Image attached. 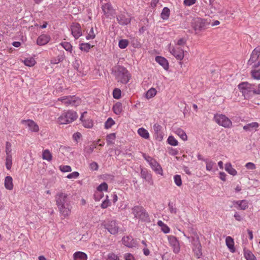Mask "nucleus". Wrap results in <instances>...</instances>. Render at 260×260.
Wrapping results in <instances>:
<instances>
[{
    "label": "nucleus",
    "instance_id": "obj_1",
    "mask_svg": "<svg viewBox=\"0 0 260 260\" xmlns=\"http://www.w3.org/2000/svg\"><path fill=\"white\" fill-rule=\"evenodd\" d=\"M56 205L60 215L64 218L68 217L71 214L72 206L69 195L60 191L55 196Z\"/></svg>",
    "mask_w": 260,
    "mask_h": 260
},
{
    "label": "nucleus",
    "instance_id": "obj_2",
    "mask_svg": "<svg viewBox=\"0 0 260 260\" xmlns=\"http://www.w3.org/2000/svg\"><path fill=\"white\" fill-rule=\"evenodd\" d=\"M116 80L122 84H126L131 79L128 70L122 66H117L113 70Z\"/></svg>",
    "mask_w": 260,
    "mask_h": 260
},
{
    "label": "nucleus",
    "instance_id": "obj_3",
    "mask_svg": "<svg viewBox=\"0 0 260 260\" xmlns=\"http://www.w3.org/2000/svg\"><path fill=\"white\" fill-rule=\"evenodd\" d=\"M78 117L77 113L73 110L64 111L57 118V122L60 124H67L75 121Z\"/></svg>",
    "mask_w": 260,
    "mask_h": 260
},
{
    "label": "nucleus",
    "instance_id": "obj_4",
    "mask_svg": "<svg viewBox=\"0 0 260 260\" xmlns=\"http://www.w3.org/2000/svg\"><path fill=\"white\" fill-rule=\"evenodd\" d=\"M210 24V20L197 17L192 19L191 26L197 33L207 28Z\"/></svg>",
    "mask_w": 260,
    "mask_h": 260
},
{
    "label": "nucleus",
    "instance_id": "obj_5",
    "mask_svg": "<svg viewBox=\"0 0 260 260\" xmlns=\"http://www.w3.org/2000/svg\"><path fill=\"white\" fill-rule=\"evenodd\" d=\"M132 210L135 218L144 222L150 221L149 214L142 206H135L132 208Z\"/></svg>",
    "mask_w": 260,
    "mask_h": 260
},
{
    "label": "nucleus",
    "instance_id": "obj_6",
    "mask_svg": "<svg viewBox=\"0 0 260 260\" xmlns=\"http://www.w3.org/2000/svg\"><path fill=\"white\" fill-rule=\"evenodd\" d=\"M58 101H60L66 107L77 106L80 104L81 99L75 95L64 96L58 99Z\"/></svg>",
    "mask_w": 260,
    "mask_h": 260
},
{
    "label": "nucleus",
    "instance_id": "obj_7",
    "mask_svg": "<svg viewBox=\"0 0 260 260\" xmlns=\"http://www.w3.org/2000/svg\"><path fill=\"white\" fill-rule=\"evenodd\" d=\"M238 87L243 94H248L252 92L255 94H260L259 89H255L253 85L247 82H244L239 84Z\"/></svg>",
    "mask_w": 260,
    "mask_h": 260
},
{
    "label": "nucleus",
    "instance_id": "obj_8",
    "mask_svg": "<svg viewBox=\"0 0 260 260\" xmlns=\"http://www.w3.org/2000/svg\"><path fill=\"white\" fill-rule=\"evenodd\" d=\"M214 119L218 124L224 127L229 128L232 125L231 120L223 114H215L214 116Z\"/></svg>",
    "mask_w": 260,
    "mask_h": 260
},
{
    "label": "nucleus",
    "instance_id": "obj_9",
    "mask_svg": "<svg viewBox=\"0 0 260 260\" xmlns=\"http://www.w3.org/2000/svg\"><path fill=\"white\" fill-rule=\"evenodd\" d=\"M143 156L144 158L149 164L152 169L155 171L157 174L162 175V170L160 165L157 161L151 156L143 154Z\"/></svg>",
    "mask_w": 260,
    "mask_h": 260
},
{
    "label": "nucleus",
    "instance_id": "obj_10",
    "mask_svg": "<svg viewBox=\"0 0 260 260\" xmlns=\"http://www.w3.org/2000/svg\"><path fill=\"white\" fill-rule=\"evenodd\" d=\"M117 20L119 24L126 25L131 21V16L126 12H121L116 17Z\"/></svg>",
    "mask_w": 260,
    "mask_h": 260
},
{
    "label": "nucleus",
    "instance_id": "obj_11",
    "mask_svg": "<svg viewBox=\"0 0 260 260\" xmlns=\"http://www.w3.org/2000/svg\"><path fill=\"white\" fill-rule=\"evenodd\" d=\"M103 224L105 228L111 234L115 235L118 233L119 228L115 221L112 220L108 221L107 222H104Z\"/></svg>",
    "mask_w": 260,
    "mask_h": 260
},
{
    "label": "nucleus",
    "instance_id": "obj_12",
    "mask_svg": "<svg viewBox=\"0 0 260 260\" xmlns=\"http://www.w3.org/2000/svg\"><path fill=\"white\" fill-rule=\"evenodd\" d=\"M170 53L178 60H181L184 56V50L180 47H169Z\"/></svg>",
    "mask_w": 260,
    "mask_h": 260
},
{
    "label": "nucleus",
    "instance_id": "obj_13",
    "mask_svg": "<svg viewBox=\"0 0 260 260\" xmlns=\"http://www.w3.org/2000/svg\"><path fill=\"white\" fill-rule=\"evenodd\" d=\"M168 241L170 245L172 247L173 252L175 253H178L180 251V245L177 239L174 236H169L168 237Z\"/></svg>",
    "mask_w": 260,
    "mask_h": 260
},
{
    "label": "nucleus",
    "instance_id": "obj_14",
    "mask_svg": "<svg viewBox=\"0 0 260 260\" xmlns=\"http://www.w3.org/2000/svg\"><path fill=\"white\" fill-rule=\"evenodd\" d=\"M21 123L27 126L31 132H38L39 131V126L32 120H22Z\"/></svg>",
    "mask_w": 260,
    "mask_h": 260
},
{
    "label": "nucleus",
    "instance_id": "obj_15",
    "mask_svg": "<svg viewBox=\"0 0 260 260\" xmlns=\"http://www.w3.org/2000/svg\"><path fill=\"white\" fill-rule=\"evenodd\" d=\"M72 34L75 39H78L82 36V29L81 25L78 23H73L71 27Z\"/></svg>",
    "mask_w": 260,
    "mask_h": 260
},
{
    "label": "nucleus",
    "instance_id": "obj_16",
    "mask_svg": "<svg viewBox=\"0 0 260 260\" xmlns=\"http://www.w3.org/2000/svg\"><path fill=\"white\" fill-rule=\"evenodd\" d=\"M102 9L104 15L107 17H110L114 16L115 13L114 10L109 3L103 4L102 6Z\"/></svg>",
    "mask_w": 260,
    "mask_h": 260
},
{
    "label": "nucleus",
    "instance_id": "obj_17",
    "mask_svg": "<svg viewBox=\"0 0 260 260\" xmlns=\"http://www.w3.org/2000/svg\"><path fill=\"white\" fill-rule=\"evenodd\" d=\"M122 240L123 244L129 248L135 247L137 245L136 241L132 236L124 237Z\"/></svg>",
    "mask_w": 260,
    "mask_h": 260
},
{
    "label": "nucleus",
    "instance_id": "obj_18",
    "mask_svg": "<svg viewBox=\"0 0 260 260\" xmlns=\"http://www.w3.org/2000/svg\"><path fill=\"white\" fill-rule=\"evenodd\" d=\"M50 37L49 36L43 34L40 36L37 40V44L40 46H43L47 44L50 41Z\"/></svg>",
    "mask_w": 260,
    "mask_h": 260
},
{
    "label": "nucleus",
    "instance_id": "obj_19",
    "mask_svg": "<svg viewBox=\"0 0 260 260\" xmlns=\"http://www.w3.org/2000/svg\"><path fill=\"white\" fill-rule=\"evenodd\" d=\"M193 251L198 258H199L202 256V246L201 244L198 240L193 243Z\"/></svg>",
    "mask_w": 260,
    "mask_h": 260
},
{
    "label": "nucleus",
    "instance_id": "obj_20",
    "mask_svg": "<svg viewBox=\"0 0 260 260\" xmlns=\"http://www.w3.org/2000/svg\"><path fill=\"white\" fill-rule=\"evenodd\" d=\"M259 124L256 122L248 123L243 126V129L246 132L256 131Z\"/></svg>",
    "mask_w": 260,
    "mask_h": 260
},
{
    "label": "nucleus",
    "instance_id": "obj_21",
    "mask_svg": "<svg viewBox=\"0 0 260 260\" xmlns=\"http://www.w3.org/2000/svg\"><path fill=\"white\" fill-rule=\"evenodd\" d=\"M155 61L162 66L165 70H167L168 69L169 63L165 57L159 56H156L155 57Z\"/></svg>",
    "mask_w": 260,
    "mask_h": 260
},
{
    "label": "nucleus",
    "instance_id": "obj_22",
    "mask_svg": "<svg viewBox=\"0 0 260 260\" xmlns=\"http://www.w3.org/2000/svg\"><path fill=\"white\" fill-rule=\"evenodd\" d=\"M141 176L150 184H153V180L151 175L146 170L142 169L141 171Z\"/></svg>",
    "mask_w": 260,
    "mask_h": 260
},
{
    "label": "nucleus",
    "instance_id": "obj_23",
    "mask_svg": "<svg viewBox=\"0 0 260 260\" xmlns=\"http://www.w3.org/2000/svg\"><path fill=\"white\" fill-rule=\"evenodd\" d=\"M260 54V49L255 48L252 52L251 57L248 60V64H251L255 62L258 58Z\"/></svg>",
    "mask_w": 260,
    "mask_h": 260
},
{
    "label": "nucleus",
    "instance_id": "obj_24",
    "mask_svg": "<svg viewBox=\"0 0 260 260\" xmlns=\"http://www.w3.org/2000/svg\"><path fill=\"white\" fill-rule=\"evenodd\" d=\"M74 260H87V255L86 253L81 251H77L73 254Z\"/></svg>",
    "mask_w": 260,
    "mask_h": 260
},
{
    "label": "nucleus",
    "instance_id": "obj_25",
    "mask_svg": "<svg viewBox=\"0 0 260 260\" xmlns=\"http://www.w3.org/2000/svg\"><path fill=\"white\" fill-rule=\"evenodd\" d=\"M225 243L227 247L229 248L231 252L233 253L235 252L234 242L233 239L232 237L230 236L227 237L225 239Z\"/></svg>",
    "mask_w": 260,
    "mask_h": 260
},
{
    "label": "nucleus",
    "instance_id": "obj_26",
    "mask_svg": "<svg viewBox=\"0 0 260 260\" xmlns=\"http://www.w3.org/2000/svg\"><path fill=\"white\" fill-rule=\"evenodd\" d=\"M244 255L247 260H256V257L252 252L246 248H244Z\"/></svg>",
    "mask_w": 260,
    "mask_h": 260
},
{
    "label": "nucleus",
    "instance_id": "obj_27",
    "mask_svg": "<svg viewBox=\"0 0 260 260\" xmlns=\"http://www.w3.org/2000/svg\"><path fill=\"white\" fill-rule=\"evenodd\" d=\"M174 133L177 135L182 140L186 141L187 139V136L186 133L180 128H176L174 130Z\"/></svg>",
    "mask_w": 260,
    "mask_h": 260
},
{
    "label": "nucleus",
    "instance_id": "obj_28",
    "mask_svg": "<svg viewBox=\"0 0 260 260\" xmlns=\"http://www.w3.org/2000/svg\"><path fill=\"white\" fill-rule=\"evenodd\" d=\"M5 186L9 190H12L13 188V179L11 176H7L5 180Z\"/></svg>",
    "mask_w": 260,
    "mask_h": 260
},
{
    "label": "nucleus",
    "instance_id": "obj_29",
    "mask_svg": "<svg viewBox=\"0 0 260 260\" xmlns=\"http://www.w3.org/2000/svg\"><path fill=\"white\" fill-rule=\"evenodd\" d=\"M235 204L238 206V209L240 210H245L248 207V202L245 200L237 201Z\"/></svg>",
    "mask_w": 260,
    "mask_h": 260
},
{
    "label": "nucleus",
    "instance_id": "obj_30",
    "mask_svg": "<svg viewBox=\"0 0 260 260\" xmlns=\"http://www.w3.org/2000/svg\"><path fill=\"white\" fill-rule=\"evenodd\" d=\"M96 148L95 144H91L85 147L84 149V155L86 157L92 153L94 149Z\"/></svg>",
    "mask_w": 260,
    "mask_h": 260
},
{
    "label": "nucleus",
    "instance_id": "obj_31",
    "mask_svg": "<svg viewBox=\"0 0 260 260\" xmlns=\"http://www.w3.org/2000/svg\"><path fill=\"white\" fill-rule=\"evenodd\" d=\"M113 110L115 114H120L122 111V105L121 103L117 102L113 106Z\"/></svg>",
    "mask_w": 260,
    "mask_h": 260
},
{
    "label": "nucleus",
    "instance_id": "obj_32",
    "mask_svg": "<svg viewBox=\"0 0 260 260\" xmlns=\"http://www.w3.org/2000/svg\"><path fill=\"white\" fill-rule=\"evenodd\" d=\"M138 133L141 137L145 139H148L149 138V134L148 132L143 127L138 129Z\"/></svg>",
    "mask_w": 260,
    "mask_h": 260
},
{
    "label": "nucleus",
    "instance_id": "obj_33",
    "mask_svg": "<svg viewBox=\"0 0 260 260\" xmlns=\"http://www.w3.org/2000/svg\"><path fill=\"white\" fill-rule=\"evenodd\" d=\"M225 170L230 174L233 176H235L236 175H237V172L236 170L232 167V165L230 163H228L225 164Z\"/></svg>",
    "mask_w": 260,
    "mask_h": 260
},
{
    "label": "nucleus",
    "instance_id": "obj_34",
    "mask_svg": "<svg viewBox=\"0 0 260 260\" xmlns=\"http://www.w3.org/2000/svg\"><path fill=\"white\" fill-rule=\"evenodd\" d=\"M157 225L161 228V231L165 234L169 233L170 231V228L161 220H158Z\"/></svg>",
    "mask_w": 260,
    "mask_h": 260
},
{
    "label": "nucleus",
    "instance_id": "obj_35",
    "mask_svg": "<svg viewBox=\"0 0 260 260\" xmlns=\"http://www.w3.org/2000/svg\"><path fill=\"white\" fill-rule=\"evenodd\" d=\"M170 15V10L167 7H165L161 13V17L164 20H167Z\"/></svg>",
    "mask_w": 260,
    "mask_h": 260
},
{
    "label": "nucleus",
    "instance_id": "obj_36",
    "mask_svg": "<svg viewBox=\"0 0 260 260\" xmlns=\"http://www.w3.org/2000/svg\"><path fill=\"white\" fill-rule=\"evenodd\" d=\"M12 166V155H7L6 158V168L10 170Z\"/></svg>",
    "mask_w": 260,
    "mask_h": 260
},
{
    "label": "nucleus",
    "instance_id": "obj_37",
    "mask_svg": "<svg viewBox=\"0 0 260 260\" xmlns=\"http://www.w3.org/2000/svg\"><path fill=\"white\" fill-rule=\"evenodd\" d=\"M65 56L63 53L58 55L56 58H53L51 60L52 64H57L60 62H61L64 59Z\"/></svg>",
    "mask_w": 260,
    "mask_h": 260
},
{
    "label": "nucleus",
    "instance_id": "obj_38",
    "mask_svg": "<svg viewBox=\"0 0 260 260\" xmlns=\"http://www.w3.org/2000/svg\"><path fill=\"white\" fill-rule=\"evenodd\" d=\"M52 154L48 149H46L43 152L42 158L43 159L50 161L52 160Z\"/></svg>",
    "mask_w": 260,
    "mask_h": 260
},
{
    "label": "nucleus",
    "instance_id": "obj_39",
    "mask_svg": "<svg viewBox=\"0 0 260 260\" xmlns=\"http://www.w3.org/2000/svg\"><path fill=\"white\" fill-rule=\"evenodd\" d=\"M251 75L254 79L260 80V69L252 70L251 71Z\"/></svg>",
    "mask_w": 260,
    "mask_h": 260
},
{
    "label": "nucleus",
    "instance_id": "obj_40",
    "mask_svg": "<svg viewBox=\"0 0 260 260\" xmlns=\"http://www.w3.org/2000/svg\"><path fill=\"white\" fill-rule=\"evenodd\" d=\"M116 138L115 133H111L108 135L106 137L107 143L108 145L112 144L114 143V141Z\"/></svg>",
    "mask_w": 260,
    "mask_h": 260
},
{
    "label": "nucleus",
    "instance_id": "obj_41",
    "mask_svg": "<svg viewBox=\"0 0 260 260\" xmlns=\"http://www.w3.org/2000/svg\"><path fill=\"white\" fill-rule=\"evenodd\" d=\"M156 94V90L154 88H151L149 89L146 93V98L147 99H149L150 98L154 96Z\"/></svg>",
    "mask_w": 260,
    "mask_h": 260
},
{
    "label": "nucleus",
    "instance_id": "obj_42",
    "mask_svg": "<svg viewBox=\"0 0 260 260\" xmlns=\"http://www.w3.org/2000/svg\"><path fill=\"white\" fill-rule=\"evenodd\" d=\"M24 63L25 66L28 67H32L36 63L35 59L32 57L27 58L24 59L23 61Z\"/></svg>",
    "mask_w": 260,
    "mask_h": 260
},
{
    "label": "nucleus",
    "instance_id": "obj_43",
    "mask_svg": "<svg viewBox=\"0 0 260 260\" xmlns=\"http://www.w3.org/2000/svg\"><path fill=\"white\" fill-rule=\"evenodd\" d=\"M80 46V49L82 51H84L85 52H88L90 48L92 47V46L88 43H81Z\"/></svg>",
    "mask_w": 260,
    "mask_h": 260
},
{
    "label": "nucleus",
    "instance_id": "obj_44",
    "mask_svg": "<svg viewBox=\"0 0 260 260\" xmlns=\"http://www.w3.org/2000/svg\"><path fill=\"white\" fill-rule=\"evenodd\" d=\"M61 45L66 51H69L70 52H72V46L71 44L67 42H62L59 44Z\"/></svg>",
    "mask_w": 260,
    "mask_h": 260
},
{
    "label": "nucleus",
    "instance_id": "obj_45",
    "mask_svg": "<svg viewBox=\"0 0 260 260\" xmlns=\"http://www.w3.org/2000/svg\"><path fill=\"white\" fill-rule=\"evenodd\" d=\"M167 141L168 143L172 146H175L178 145L177 140L173 136H169L168 138Z\"/></svg>",
    "mask_w": 260,
    "mask_h": 260
},
{
    "label": "nucleus",
    "instance_id": "obj_46",
    "mask_svg": "<svg viewBox=\"0 0 260 260\" xmlns=\"http://www.w3.org/2000/svg\"><path fill=\"white\" fill-rule=\"evenodd\" d=\"M128 45V41L125 39H122L119 41L118 46L121 49L125 48Z\"/></svg>",
    "mask_w": 260,
    "mask_h": 260
},
{
    "label": "nucleus",
    "instance_id": "obj_47",
    "mask_svg": "<svg viewBox=\"0 0 260 260\" xmlns=\"http://www.w3.org/2000/svg\"><path fill=\"white\" fill-rule=\"evenodd\" d=\"M174 181L175 184L178 186H181L182 185V179L180 175H175L174 176Z\"/></svg>",
    "mask_w": 260,
    "mask_h": 260
},
{
    "label": "nucleus",
    "instance_id": "obj_48",
    "mask_svg": "<svg viewBox=\"0 0 260 260\" xmlns=\"http://www.w3.org/2000/svg\"><path fill=\"white\" fill-rule=\"evenodd\" d=\"M121 94V90L118 88H115L113 91V98L115 99H119Z\"/></svg>",
    "mask_w": 260,
    "mask_h": 260
},
{
    "label": "nucleus",
    "instance_id": "obj_49",
    "mask_svg": "<svg viewBox=\"0 0 260 260\" xmlns=\"http://www.w3.org/2000/svg\"><path fill=\"white\" fill-rule=\"evenodd\" d=\"M115 123L114 121L111 118H109L105 123V127L108 129L110 127Z\"/></svg>",
    "mask_w": 260,
    "mask_h": 260
},
{
    "label": "nucleus",
    "instance_id": "obj_50",
    "mask_svg": "<svg viewBox=\"0 0 260 260\" xmlns=\"http://www.w3.org/2000/svg\"><path fill=\"white\" fill-rule=\"evenodd\" d=\"M108 189V185L106 183L103 182L101 183L98 187H97V191H106Z\"/></svg>",
    "mask_w": 260,
    "mask_h": 260
},
{
    "label": "nucleus",
    "instance_id": "obj_51",
    "mask_svg": "<svg viewBox=\"0 0 260 260\" xmlns=\"http://www.w3.org/2000/svg\"><path fill=\"white\" fill-rule=\"evenodd\" d=\"M153 130H154L155 133L156 134H157L158 136L159 135H161L160 131H161V126L160 125H159L158 124L155 123L153 125Z\"/></svg>",
    "mask_w": 260,
    "mask_h": 260
},
{
    "label": "nucleus",
    "instance_id": "obj_52",
    "mask_svg": "<svg viewBox=\"0 0 260 260\" xmlns=\"http://www.w3.org/2000/svg\"><path fill=\"white\" fill-rule=\"evenodd\" d=\"M95 34L94 32L93 28L91 27L88 33V35L86 36V38L87 40L93 39L95 38Z\"/></svg>",
    "mask_w": 260,
    "mask_h": 260
},
{
    "label": "nucleus",
    "instance_id": "obj_53",
    "mask_svg": "<svg viewBox=\"0 0 260 260\" xmlns=\"http://www.w3.org/2000/svg\"><path fill=\"white\" fill-rule=\"evenodd\" d=\"M206 163V169L208 171H211L212 170L213 166L215 165V163L213 162L212 161H209L208 159H207L205 161Z\"/></svg>",
    "mask_w": 260,
    "mask_h": 260
},
{
    "label": "nucleus",
    "instance_id": "obj_54",
    "mask_svg": "<svg viewBox=\"0 0 260 260\" xmlns=\"http://www.w3.org/2000/svg\"><path fill=\"white\" fill-rule=\"evenodd\" d=\"M59 169L62 172H70L72 171V168L70 166H60Z\"/></svg>",
    "mask_w": 260,
    "mask_h": 260
},
{
    "label": "nucleus",
    "instance_id": "obj_55",
    "mask_svg": "<svg viewBox=\"0 0 260 260\" xmlns=\"http://www.w3.org/2000/svg\"><path fill=\"white\" fill-rule=\"evenodd\" d=\"M11 144L9 142L6 143V155H12L11 154Z\"/></svg>",
    "mask_w": 260,
    "mask_h": 260
},
{
    "label": "nucleus",
    "instance_id": "obj_56",
    "mask_svg": "<svg viewBox=\"0 0 260 260\" xmlns=\"http://www.w3.org/2000/svg\"><path fill=\"white\" fill-rule=\"evenodd\" d=\"M79 176V173L78 172H73L68 175L67 177L68 179H76Z\"/></svg>",
    "mask_w": 260,
    "mask_h": 260
},
{
    "label": "nucleus",
    "instance_id": "obj_57",
    "mask_svg": "<svg viewBox=\"0 0 260 260\" xmlns=\"http://www.w3.org/2000/svg\"><path fill=\"white\" fill-rule=\"evenodd\" d=\"M103 193L101 191H96L94 194V199L95 201H100L103 197Z\"/></svg>",
    "mask_w": 260,
    "mask_h": 260
},
{
    "label": "nucleus",
    "instance_id": "obj_58",
    "mask_svg": "<svg viewBox=\"0 0 260 260\" xmlns=\"http://www.w3.org/2000/svg\"><path fill=\"white\" fill-rule=\"evenodd\" d=\"M108 260H118V256L114 253L111 252L108 254Z\"/></svg>",
    "mask_w": 260,
    "mask_h": 260
},
{
    "label": "nucleus",
    "instance_id": "obj_59",
    "mask_svg": "<svg viewBox=\"0 0 260 260\" xmlns=\"http://www.w3.org/2000/svg\"><path fill=\"white\" fill-rule=\"evenodd\" d=\"M197 0H184L183 4L186 6H190L194 5Z\"/></svg>",
    "mask_w": 260,
    "mask_h": 260
},
{
    "label": "nucleus",
    "instance_id": "obj_60",
    "mask_svg": "<svg viewBox=\"0 0 260 260\" xmlns=\"http://www.w3.org/2000/svg\"><path fill=\"white\" fill-rule=\"evenodd\" d=\"M89 168L91 170L96 171L98 170L99 166L96 162H92L89 165Z\"/></svg>",
    "mask_w": 260,
    "mask_h": 260
},
{
    "label": "nucleus",
    "instance_id": "obj_61",
    "mask_svg": "<svg viewBox=\"0 0 260 260\" xmlns=\"http://www.w3.org/2000/svg\"><path fill=\"white\" fill-rule=\"evenodd\" d=\"M245 167L247 169H249V170H254L255 169V165L252 163V162H247L246 165H245Z\"/></svg>",
    "mask_w": 260,
    "mask_h": 260
},
{
    "label": "nucleus",
    "instance_id": "obj_62",
    "mask_svg": "<svg viewBox=\"0 0 260 260\" xmlns=\"http://www.w3.org/2000/svg\"><path fill=\"white\" fill-rule=\"evenodd\" d=\"M110 206V202L107 199L103 201L101 204V207L103 209H105Z\"/></svg>",
    "mask_w": 260,
    "mask_h": 260
},
{
    "label": "nucleus",
    "instance_id": "obj_63",
    "mask_svg": "<svg viewBox=\"0 0 260 260\" xmlns=\"http://www.w3.org/2000/svg\"><path fill=\"white\" fill-rule=\"evenodd\" d=\"M83 125L87 128H90L92 126V123L90 120L85 121L83 122Z\"/></svg>",
    "mask_w": 260,
    "mask_h": 260
},
{
    "label": "nucleus",
    "instance_id": "obj_64",
    "mask_svg": "<svg viewBox=\"0 0 260 260\" xmlns=\"http://www.w3.org/2000/svg\"><path fill=\"white\" fill-rule=\"evenodd\" d=\"M124 257L125 260H135L133 255L130 253H126Z\"/></svg>",
    "mask_w": 260,
    "mask_h": 260
}]
</instances>
